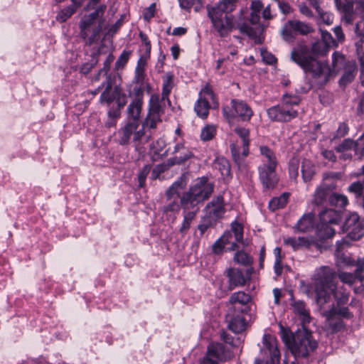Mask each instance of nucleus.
Segmentation results:
<instances>
[{
  "label": "nucleus",
  "instance_id": "obj_1",
  "mask_svg": "<svg viewBox=\"0 0 364 364\" xmlns=\"http://www.w3.org/2000/svg\"><path fill=\"white\" fill-rule=\"evenodd\" d=\"M336 277V272L329 267L323 266L318 270L314 285L316 303L320 308L331 300V294L338 306L348 301L349 292L343 287H337Z\"/></svg>",
  "mask_w": 364,
  "mask_h": 364
},
{
  "label": "nucleus",
  "instance_id": "obj_2",
  "mask_svg": "<svg viewBox=\"0 0 364 364\" xmlns=\"http://www.w3.org/2000/svg\"><path fill=\"white\" fill-rule=\"evenodd\" d=\"M281 337L285 346L296 358H308L318 348V342L306 327L298 329L294 333L280 326Z\"/></svg>",
  "mask_w": 364,
  "mask_h": 364
},
{
  "label": "nucleus",
  "instance_id": "obj_3",
  "mask_svg": "<svg viewBox=\"0 0 364 364\" xmlns=\"http://www.w3.org/2000/svg\"><path fill=\"white\" fill-rule=\"evenodd\" d=\"M238 0H222L214 6L208 7V15L220 36H227L234 28L232 15Z\"/></svg>",
  "mask_w": 364,
  "mask_h": 364
},
{
  "label": "nucleus",
  "instance_id": "obj_4",
  "mask_svg": "<svg viewBox=\"0 0 364 364\" xmlns=\"http://www.w3.org/2000/svg\"><path fill=\"white\" fill-rule=\"evenodd\" d=\"M291 59L306 72L312 73L315 78H323L326 82L332 73L327 62H321L310 55L306 46H299L291 53Z\"/></svg>",
  "mask_w": 364,
  "mask_h": 364
},
{
  "label": "nucleus",
  "instance_id": "obj_5",
  "mask_svg": "<svg viewBox=\"0 0 364 364\" xmlns=\"http://www.w3.org/2000/svg\"><path fill=\"white\" fill-rule=\"evenodd\" d=\"M214 184L208 177L196 178L187 191L181 196V202L188 205L191 208L200 210V205L208 200L214 191Z\"/></svg>",
  "mask_w": 364,
  "mask_h": 364
},
{
  "label": "nucleus",
  "instance_id": "obj_6",
  "mask_svg": "<svg viewBox=\"0 0 364 364\" xmlns=\"http://www.w3.org/2000/svg\"><path fill=\"white\" fill-rule=\"evenodd\" d=\"M301 98L297 95L285 94L282 102L267 110V116L272 121L286 122L298 116V106Z\"/></svg>",
  "mask_w": 364,
  "mask_h": 364
},
{
  "label": "nucleus",
  "instance_id": "obj_7",
  "mask_svg": "<svg viewBox=\"0 0 364 364\" xmlns=\"http://www.w3.org/2000/svg\"><path fill=\"white\" fill-rule=\"evenodd\" d=\"M139 124L137 121H132L127 123L124 127L117 131V142L120 145H127L132 137L134 142L135 149L139 153L143 152L144 147L141 142L144 135V129H139Z\"/></svg>",
  "mask_w": 364,
  "mask_h": 364
},
{
  "label": "nucleus",
  "instance_id": "obj_8",
  "mask_svg": "<svg viewBox=\"0 0 364 364\" xmlns=\"http://www.w3.org/2000/svg\"><path fill=\"white\" fill-rule=\"evenodd\" d=\"M262 358L255 360L256 364H279L280 361V351L278 348V342L274 336L264 334L262 338L261 348Z\"/></svg>",
  "mask_w": 364,
  "mask_h": 364
},
{
  "label": "nucleus",
  "instance_id": "obj_9",
  "mask_svg": "<svg viewBox=\"0 0 364 364\" xmlns=\"http://www.w3.org/2000/svg\"><path fill=\"white\" fill-rule=\"evenodd\" d=\"M230 105V107L225 106L223 108V116L229 122L236 117L243 122H249L253 116V111L246 102L233 99L231 100Z\"/></svg>",
  "mask_w": 364,
  "mask_h": 364
},
{
  "label": "nucleus",
  "instance_id": "obj_10",
  "mask_svg": "<svg viewBox=\"0 0 364 364\" xmlns=\"http://www.w3.org/2000/svg\"><path fill=\"white\" fill-rule=\"evenodd\" d=\"M164 102L160 100L158 94H152L149 102V112L142 124V129H156L157 124L161 122V116L164 113L163 108Z\"/></svg>",
  "mask_w": 364,
  "mask_h": 364
},
{
  "label": "nucleus",
  "instance_id": "obj_11",
  "mask_svg": "<svg viewBox=\"0 0 364 364\" xmlns=\"http://www.w3.org/2000/svg\"><path fill=\"white\" fill-rule=\"evenodd\" d=\"M346 241L342 240L336 242V249L335 250V257L336 258V264L338 266L353 267L356 266L357 268L354 272L357 279L360 282L364 280V258H358L355 262L349 257L346 255L343 252V247L346 244Z\"/></svg>",
  "mask_w": 364,
  "mask_h": 364
},
{
  "label": "nucleus",
  "instance_id": "obj_12",
  "mask_svg": "<svg viewBox=\"0 0 364 364\" xmlns=\"http://www.w3.org/2000/svg\"><path fill=\"white\" fill-rule=\"evenodd\" d=\"M234 131L241 139L242 146L240 147L236 144H232L230 150L234 161L240 164L242 159L249 154L250 131L248 129L240 127H236Z\"/></svg>",
  "mask_w": 364,
  "mask_h": 364
},
{
  "label": "nucleus",
  "instance_id": "obj_13",
  "mask_svg": "<svg viewBox=\"0 0 364 364\" xmlns=\"http://www.w3.org/2000/svg\"><path fill=\"white\" fill-rule=\"evenodd\" d=\"M232 357V353L225 349L222 343H210L208 347L206 356L200 361V364H218L217 360L224 361Z\"/></svg>",
  "mask_w": 364,
  "mask_h": 364
},
{
  "label": "nucleus",
  "instance_id": "obj_14",
  "mask_svg": "<svg viewBox=\"0 0 364 364\" xmlns=\"http://www.w3.org/2000/svg\"><path fill=\"white\" fill-rule=\"evenodd\" d=\"M343 230L352 240H358L364 235V220H360L358 213H351L345 220Z\"/></svg>",
  "mask_w": 364,
  "mask_h": 364
},
{
  "label": "nucleus",
  "instance_id": "obj_15",
  "mask_svg": "<svg viewBox=\"0 0 364 364\" xmlns=\"http://www.w3.org/2000/svg\"><path fill=\"white\" fill-rule=\"evenodd\" d=\"M208 98L211 99L213 102H214L215 95L210 87L209 85H206L200 92L199 98L194 106V109L197 115L202 119H205L209 113L210 104Z\"/></svg>",
  "mask_w": 364,
  "mask_h": 364
},
{
  "label": "nucleus",
  "instance_id": "obj_16",
  "mask_svg": "<svg viewBox=\"0 0 364 364\" xmlns=\"http://www.w3.org/2000/svg\"><path fill=\"white\" fill-rule=\"evenodd\" d=\"M206 218L217 222L225 213V201L223 196L219 195L208 202L205 208Z\"/></svg>",
  "mask_w": 364,
  "mask_h": 364
},
{
  "label": "nucleus",
  "instance_id": "obj_17",
  "mask_svg": "<svg viewBox=\"0 0 364 364\" xmlns=\"http://www.w3.org/2000/svg\"><path fill=\"white\" fill-rule=\"evenodd\" d=\"M106 9V5H101L92 13L83 16L80 22V36L83 39H85L90 35L91 28L97 26L95 25V21L97 18L103 16Z\"/></svg>",
  "mask_w": 364,
  "mask_h": 364
},
{
  "label": "nucleus",
  "instance_id": "obj_18",
  "mask_svg": "<svg viewBox=\"0 0 364 364\" xmlns=\"http://www.w3.org/2000/svg\"><path fill=\"white\" fill-rule=\"evenodd\" d=\"M259 180L265 190L273 189L279 181L276 167L260 165L258 168Z\"/></svg>",
  "mask_w": 364,
  "mask_h": 364
},
{
  "label": "nucleus",
  "instance_id": "obj_19",
  "mask_svg": "<svg viewBox=\"0 0 364 364\" xmlns=\"http://www.w3.org/2000/svg\"><path fill=\"white\" fill-rule=\"evenodd\" d=\"M251 301L252 298L248 294L242 291L235 292L229 298V303L232 306L230 311L247 314L250 310L248 304Z\"/></svg>",
  "mask_w": 364,
  "mask_h": 364
},
{
  "label": "nucleus",
  "instance_id": "obj_20",
  "mask_svg": "<svg viewBox=\"0 0 364 364\" xmlns=\"http://www.w3.org/2000/svg\"><path fill=\"white\" fill-rule=\"evenodd\" d=\"M134 99L127 108V113L133 121H137L139 118L144 102V88L134 87L132 90Z\"/></svg>",
  "mask_w": 364,
  "mask_h": 364
},
{
  "label": "nucleus",
  "instance_id": "obj_21",
  "mask_svg": "<svg viewBox=\"0 0 364 364\" xmlns=\"http://www.w3.org/2000/svg\"><path fill=\"white\" fill-rule=\"evenodd\" d=\"M181 205L183 210V221L178 231L181 235H185L191 228V224L195 220L200 210L191 208L188 205L182 202H181Z\"/></svg>",
  "mask_w": 364,
  "mask_h": 364
},
{
  "label": "nucleus",
  "instance_id": "obj_22",
  "mask_svg": "<svg viewBox=\"0 0 364 364\" xmlns=\"http://www.w3.org/2000/svg\"><path fill=\"white\" fill-rule=\"evenodd\" d=\"M291 306L293 312L299 317L302 325V328L306 327L311 321L309 309L306 306V304L301 300L292 299Z\"/></svg>",
  "mask_w": 364,
  "mask_h": 364
},
{
  "label": "nucleus",
  "instance_id": "obj_23",
  "mask_svg": "<svg viewBox=\"0 0 364 364\" xmlns=\"http://www.w3.org/2000/svg\"><path fill=\"white\" fill-rule=\"evenodd\" d=\"M102 87L105 89L101 93L100 102L109 106L119 95V89L117 87H113L112 81L109 77H107L106 80L102 84Z\"/></svg>",
  "mask_w": 364,
  "mask_h": 364
},
{
  "label": "nucleus",
  "instance_id": "obj_24",
  "mask_svg": "<svg viewBox=\"0 0 364 364\" xmlns=\"http://www.w3.org/2000/svg\"><path fill=\"white\" fill-rule=\"evenodd\" d=\"M334 312V310H327L323 313L326 317V330L330 333H337L344 327L343 320L341 317L336 316Z\"/></svg>",
  "mask_w": 364,
  "mask_h": 364
},
{
  "label": "nucleus",
  "instance_id": "obj_25",
  "mask_svg": "<svg viewBox=\"0 0 364 364\" xmlns=\"http://www.w3.org/2000/svg\"><path fill=\"white\" fill-rule=\"evenodd\" d=\"M172 154L176 156L170 158V164H181L193 156L192 152L183 143H178L175 145Z\"/></svg>",
  "mask_w": 364,
  "mask_h": 364
},
{
  "label": "nucleus",
  "instance_id": "obj_26",
  "mask_svg": "<svg viewBox=\"0 0 364 364\" xmlns=\"http://www.w3.org/2000/svg\"><path fill=\"white\" fill-rule=\"evenodd\" d=\"M147 65V59L145 56H141L136 63V66L134 70V77L133 82L139 85L138 87H143L145 83V78L146 77V68Z\"/></svg>",
  "mask_w": 364,
  "mask_h": 364
},
{
  "label": "nucleus",
  "instance_id": "obj_27",
  "mask_svg": "<svg viewBox=\"0 0 364 364\" xmlns=\"http://www.w3.org/2000/svg\"><path fill=\"white\" fill-rule=\"evenodd\" d=\"M229 278V289L232 290L237 287H242L246 283V279L242 272L236 268H230L228 272Z\"/></svg>",
  "mask_w": 364,
  "mask_h": 364
},
{
  "label": "nucleus",
  "instance_id": "obj_28",
  "mask_svg": "<svg viewBox=\"0 0 364 364\" xmlns=\"http://www.w3.org/2000/svg\"><path fill=\"white\" fill-rule=\"evenodd\" d=\"M173 79H174V75L171 72L166 73L163 76V78H162L163 87H162L161 98H160V100H162V102H164L165 101H167V102L169 105L171 104V102L168 98V96L173 87V85H174Z\"/></svg>",
  "mask_w": 364,
  "mask_h": 364
},
{
  "label": "nucleus",
  "instance_id": "obj_29",
  "mask_svg": "<svg viewBox=\"0 0 364 364\" xmlns=\"http://www.w3.org/2000/svg\"><path fill=\"white\" fill-rule=\"evenodd\" d=\"M320 223L327 225L338 224L341 221L340 212L333 209H325L319 214Z\"/></svg>",
  "mask_w": 364,
  "mask_h": 364
},
{
  "label": "nucleus",
  "instance_id": "obj_30",
  "mask_svg": "<svg viewBox=\"0 0 364 364\" xmlns=\"http://www.w3.org/2000/svg\"><path fill=\"white\" fill-rule=\"evenodd\" d=\"M230 318L228 327L235 333H239L245 329V319L244 316L240 314L230 315V311L228 314Z\"/></svg>",
  "mask_w": 364,
  "mask_h": 364
},
{
  "label": "nucleus",
  "instance_id": "obj_31",
  "mask_svg": "<svg viewBox=\"0 0 364 364\" xmlns=\"http://www.w3.org/2000/svg\"><path fill=\"white\" fill-rule=\"evenodd\" d=\"M331 191L327 185L322 184L318 186L313 196L312 203L317 205H324L329 200Z\"/></svg>",
  "mask_w": 364,
  "mask_h": 364
},
{
  "label": "nucleus",
  "instance_id": "obj_32",
  "mask_svg": "<svg viewBox=\"0 0 364 364\" xmlns=\"http://www.w3.org/2000/svg\"><path fill=\"white\" fill-rule=\"evenodd\" d=\"M343 74L339 80V83L341 85H346L350 83L355 78L357 74V66L355 61L348 63L347 67L343 69Z\"/></svg>",
  "mask_w": 364,
  "mask_h": 364
},
{
  "label": "nucleus",
  "instance_id": "obj_33",
  "mask_svg": "<svg viewBox=\"0 0 364 364\" xmlns=\"http://www.w3.org/2000/svg\"><path fill=\"white\" fill-rule=\"evenodd\" d=\"M353 60H348L346 56L340 52L335 51L332 55V71L337 73L347 67L348 63Z\"/></svg>",
  "mask_w": 364,
  "mask_h": 364
},
{
  "label": "nucleus",
  "instance_id": "obj_34",
  "mask_svg": "<svg viewBox=\"0 0 364 364\" xmlns=\"http://www.w3.org/2000/svg\"><path fill=\"white\" fill-rule=\"evenodd\" d=\"M297 35L294 20H289L286 22L282 30L281 36L287 42H293Z\"/></svg>",
  "mask_w": 364,
  "mask_h": 364
},
{
  "label": "nucleus",
  "instance_id": "obj_35",
  "mask_svg": "<svg viewBox=\"0 0 364 364\" xmlns=\"http://www.w3.org/2000/svg\"><path fill=\"white\" fill-rule=\"evenodd\" d=\"M284 243L286 245L291 246L294 250H297L302 247H309L311 245L310 241L304 237H289L284 238Z\"/></svg>",
  "mask_w": 364,
  "mask_h": 364
},
{
  "label": "nucleus",
  "instance_id": "obj_36",
  "mask_svg": "<svg viewBox=\"0 0 364 364\" xmlns=\"http://www.w3.org/2000/svg\"><path fill=\"white\" fill-rule=\"evenodd\" d=\"M73 4L61 10L56 16V19L60 22H65L69 18L82 4V0H71Z\"/></svg>",
  "mask_w": 364,
  "mask_h": 364
},
{
  "label": "nucleus",
  "instance_id": "obj_37",
  "mask_svg": "<svg viewBox=\"0 0 364 364\" xmlns=\"http://www.w3.org/2000/svg\"><path fill=\"white\" fill-rule=\"evenodd\" d=\"M259 150L264 158L263 164L262 165L277 167V160L274 151L267 146H261Z\"/></svg>",
  "mask_w": 364,
  "mask_h": 364
},
{
  "label": "nucleus",
  "instance_id": "obj_38",
  "mask_svg": "<svg viewBox=\"0 0 364 364\" xmlns=\"http://www.w3.org/2000/svg\"><path fill=\"white\" fill-rule=\"evenodd\" d=\"M301 171L303 181L306 183L310 181L314 176L316 171L312 162L308 159H304L301 163Z\"/></svg>",
  "mask_w": 364,
  "mask_h": 364
},
{
  "label": "nucleus",
  "instance_id": "obj_39",
  "mask_svg": "<svg viewBox=\"0 0 364 364\" xmlns=\"http://www.w3.org/2000/svg\"><path fill=\"white\" fill-rule=\"evenodd\" d=\"M168 203L162 208L164 215L168 218H173V220L176 219L175 214L178 213L181 208V202L178 203L177 200H168Z\"/></svg>",
  "mask_w": 364,
  "mask_h": 364
},
{
  "label": "nucleus",
  "instance_id": "obj_40",
  "mask_svg": "<svg viewBox=\"0 0 364 364\" xmlns=\"http://www.w3.org/2000/svg\"><path fill=\"white\" fill-rule=\"evenodd\" d=\"M314 225V215L308 213L304 215L296 225V228L299 232H306L312 228Z\"/></svg>",
  "mask_w": 364,
  "mask_h": 364
},
{
  "label": "nucleus",
  "instance_id": "obj_41",
  "mask_svg": "<svg viewBox=\"0 0 364 364\" xmlns=\"http://www.w3.org/2000/svg\"><path fill=\"white\" fill-rule=\"evenodd\" d=\"M335 232L336 230L331 227L330 225L319 223L317 225V236L321 240L332 237L335 235Z\"/></svg>",
  "mask_w": 364,
  "mask_h": 364
},
{
  "label": "nucleus",
  "instance_id": "obj_42",
  "mask_svg": "<svg viewBox=\"0 0 364 364\" xmlns=\"http://www.w3.org/2000/svg\"><path fill=\"white\" fill-rule=\"evenodd\" d=\"M234 262L242 266H252L253 258L243 250L237 251L233 257Z\"/></svg>",
  "mask_w": 364,
  "mask_h": 364
},
{
  "label": "nucleus",
  "instance_id": "obj_43",
  "mask_svg": "<svg viewBox=\"0 0 364 364\" xmlns=\"http://www.w3.org/2000/svg\"><path fill=\"white\" fill-rule=\"evenodd\" d=\"M329 49L330 48L325 45L323 42L317 41L312 44L311 48V54L310 55L315 58L318 56H323L328 53Z\"/></svg>",
  "mask_w": 364,
  "mask_h": 364
},
{
  "label": "nucleus",
  "instance_id": "obj_44",
  "mask_svg": "<svg viewBox=\"0 0 364 364\" xmlns=\"http://www.w3.org/2000/svg\"><path fill=\"white\" fill-rule=\"evenodd\" d=\"M289 198V193H284L279 197L272 198L269 203V208L272 211L284 208Z\"/></svg>",
  "mask_w": 364,
  "mask_h": 364
},
{
  "label": "nucleus",
  "instance_id": "obj_45",
  "mask_svg": "<svg viewBox=\"0 0 364 364\" xmlns=\"http://www.w3.org/2000/svg\"><path fill=\"white\" fill-rule=\"evenodd\" d=\"M103 21V20H101L97 26H94V28H91V31L90 33L91 35H88V36L85 39L86 40V45L91 46L93 43L97 42L100 38V34L102 31Z\"/></svg>",
  "mask_w": 364,
  "mask_h": 364
},
{
  "label": "nucleus",
  "instance_id": "obj_46",
  "mask_svg": "<svg viewBox=\"0 0 364 364\" xmlns=\"http://www.w3.org/2000/svg\"><path fill=\"white\" fill-rule=\"evenodd\" d=\"M215 167L223 176H228L230 173V165L225 158L217 159L215 161Z\"/></svg>",
  "mask_w": 364,
  "mask_h": 364
},
{
  "label": "nucleus",
  "instance_id": "obj_47",
  "mask_svg": "<svg viewBox=\"0 0 364 364\" xmlns=\"http://www.w3.org/2000/svg\"><path fill=\"white\" fill-rule=\"evenodd\" d=\"M296 28V33L301 35H307L314 31V28L310 23L301 21L299 20H294Z\"/></svg>",
  "mask_w": 364,
  "mask_h": 364
},
{
  "label": "nucleus",
  "instance_id": "obj_48",
  "mask_svg": "<svg viewBox=\"0 0 364 364\" xmlns=\"http://www.w3.org/2000/svg\"><path fill=\"white\" fill-rule=\"evenodd\" d=\"M329 203L331 205L344 207L348 204V198L346 196L338 193H331Z\"/></svg>",
  "mask_w": 364,
  "mask_h": 364
},
{
  "label": "nucleus",
  "instance_id": "obj_49",
  "mask_svg": "<svg viewBox=\"0 0 364 364\" xmlns=\"http://www.w3.org/2000/svg\"><path fill=\"white\" fill-rule=\"evenodd\" d=\"M281 253L282 250L280 247H277L274 250V254L275 256L274 269L277 276H280L282 273V257Z\"/></svg>",
  "mask_w": 364,
  "mask_h": 364
},
{
  "label": "nucleus",
  "instance_id": "obj_50",
  "mask_svg": "<svg viewBox=\"0 0 364 364\" xmlns=\"http://www.w3.org/2000/svg\"><path fill=\"white\" fill-rule=\"evenodd\" d=\"M237 27L240 30V33L248 36L252 39H255L258 36V30L250 27L246 23L238 24Z\"/></svg>",
  "mask_w": 364,
  "mask_h": 364
},
{
  "label": "nucleus",
  "instance_id": "obj_51",
  "mask_svg": "<svg viewBox=\"0 0 364 364\" xmlns=\"http://www.w3.org/2000/svg\"><path fill=\"white\" fill-rule=\"evenodd\" d=\"M358 141H355L351 139H346L336 146V151L337 152H346L348 150L354 149Z\"/></svg>",
  "mask_w": 364,
  "mask_h": 364
},
{
  "label": "nucleus",
  "instance_id": "obj_52",
  "mask_svg": "<svg viewBox=\"0 0 364 364\" xmlns=\"http://www.w3.org/2000/svg\"><path fill=\"white\" fill-rule=\"evenodd\" d=\"M348 190L353 193L356 198H360L363 194L364 184L360 181L353 182L348 186Z\"/></svg>",
  "mask_w": 364,
  "mask_h": 364
},
{
  "label": "nucleus",
  "instance_id": "obj_53",
  "mask_svg": "<svg viewBox=\"0 0 364 364\" xmlns=\"http://www.w3.org/2000/svg\"><path fill=\"white\" fill-rule=\"evenodd\" d=\"M231 230L234 234L235 242L242 243V239H243V227H242V225L240 223H237V221H234L231 224Z\"/></svg>",
  "mask_w": 364,
  "mask_h": 364
},
{
  "label": "nucleus",
  "instance_id": "obj_54",
  "mask_svg": "<svg viewBox=\"0 0 364 364\" xmlns=\"http://www.w3.org/2000/svg\"><path fill=\"white\" fill-rule=\"evenodd\" d=\"M216 134V127L213 125H206L203 128L200 138L203 141L211 140Z\"/></svg>",
  "mask_w": 364,
  "mask_h": 364
},
{
  "label": "nucleus",
  "instance_id": "obj_55",
  "mask_svg": "<svg viewBox=\"0 0 364 364\" xmlns=\"http://www.w3.org/2000/svg\"><path fill=\"white\" fill-rule=\"evenodd\" d=\"M321 35V42H323L329 48L336 47L338 46L336 41L333 38L332 35L327 31L320 28Z\"/></svg>",
  "mask_w": 364,
  "mask_h": 364
},
{
  "label": "nucleus",
  "instance_id": "obj_56",
  "mask_svg": "<svg viewBox=\"0 0 364 364\" xmlns=\"http://www.w3.org/2000/svg\"><path fill=\"white\" fill-rule=\"evenodd\" d=\"M132 54L131 50H123L117 60L115 63V68L117 70L122 69L124 68L126 64L127 63L129 57Z\"/></svg>",
  "mask_w": 364,
  "mask_h": 364
},
{
  "label": "nucleus",
  "instance_id": "obj_57",
  "mask_svg": "<svg viewBox=\"0 0 364 364\" xmlns=\"http://www.w3.org/2000/svg\"><path fill=\"white\" fill-rule=\"evenodd\" d=\"M338 277L343 283L349 285H353L355 282L356 279H358L354 273L345 272H340Z\"/></svg>",
  "mask_w": 364,
  "mask_h": 364
},
{
  "label": "nucleus",
  "instance_id": "obj_58",
  "mask_svg": "<svg viewBox=\"0 0 364 364\" xmlns=\"http://www.w3.org/2000/svg\"><path fill=\"white\" fill-rule=\"evenodd\" d=\"M299 161L297 159H292L289 164V173L291 179L296 180L299 176Z\"/></svg>",
  "mask_w": 364,
  "mask_h": 364
},
{
  "label": "nucleus",
  "instance_id": "obj_59",
  "mask_svg": "<svg viewBox=\"0 0 364 364\" xmlns=\"http://www.w3.org/2000/svg\"><path fill=\"white\" fill-rule=\"evenodd\" d=\"M329 310H334V315L338 317L342 316L349 318L352 316V314L347 307H338L335 306L334 304H333L332 307Z\"/></svg>",
  "mask_w": 364,
  "mask_h": 364
},
{
  "label": "nucleus",
  "instance_id": "obj_60",
  "mask_svg": "<svg viewBox=\"0 0 364 364\" xmlns=\"http://www.w3.org/2000/svg\"><path fill=\"white\" fill-rule=\"evenodd\" d=\"M261 55L263 61L268 65H274L277 63L275 56L265 49H261Z\"/></svg>",
  "mask_w": 364,
  "mask_h": 364
},
{
  "label": "nucleus",
  "instance_id": "obj_61",
  "mask_svg": "<svg viewBox=\"0 0 364 364\" xmlns=\"http://www.w3.org/2000/svg\"><path fill=\"white\" fill-rule=\"evenodd\" d=\"M348 131H349V127H348V124L345 122H341V123H340V124L336 132L334 138L343 137L348 133Z\"/></svg>",
  "mask_w": 364,
  "mask_h": 364
},
{
  "label": "nucleus",
  "instance_id": "obj_62",
  "mask_svg": "<svg viewBox=\"0 0 364 364\" xmlns=\"http://www.w3.org/2000/svg\"><path fill=\"white\" fill-rule=\"evenodd\" d=\"M149 171H150V167L149 166H145L143 167L141 171L139 172V176H138L139 187H141V188L144 187V186L145 184V181H146V176L149 174Z\"/></svg>",
  "mask_w": 364,
  "mask_h": 364
},
{
  "label": "nucleus",
  "instance_id": "obj_63",
  "mask_svg": "<svg viewBox=\"0 0 364 364\" xmlns=\"http://www.w3.org/2000/svg\"><path fill=\"white\" fill-rule=\"evenodd\" d=\"M321 21L326 25H331L333 22V15L331 13L321 10L318 13Z\"/></svg>",
  "mask_w": 364,
  "mask_h": 364
},
{
  "label": "nucleus",
  "instance_id": "obj_64",
  "mask_svg": "<svg viewBox=\"0 0 364 364\" xmlns=\"http://www.w3.org/2000/svg\"><path fill=\"white\" fill-rule=\"evenodd\" d=\"M156 11V4H151L149 7L146 8L144 11V18L149 21L152 17L154 16Z\"/></svg>",
  "mask_w": 364,
  "mask_h": 364
}]
</instances>
